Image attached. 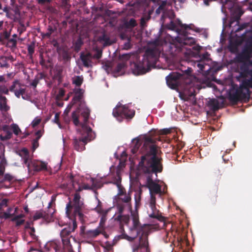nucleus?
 Instances as JSON below:
<instances>
[{
	"label": "nucleus",
	"mask_w": 252,
	"mask_h": 252,
	"mask_svg": "<svg viewBox=\"0 0 252 252\" xmlns=\"http://www.w3.org/2000/svg\"><path fill=\"white\" fill-rule=\"evenodd\" d=\"M240 77L245 79L247 77L249 76V73L250 69H249L248 64L246 63H244L240 66Z\"/></svg>",
	"instance_id": "obj_26"
},
{
	"label": "nucleus",
	"mask_w": 252,
	"mask_h": 252,
	"mask_svg": "<svg viewBox=\"0 0 252 252\" xmlns=\"http://www.w3.org/2000/svg\"><path fill=\"white\" fill-rule=\"evenodd\" d=\"M106 216L107 215H101L100 220L99 221V225L98 227H99L100 228H103V226L105 224V222L106 220Z\"/></svg>",
	"instance_id": "obj_53"
},
{
	"label": "nucleus",
	"mask_w": 252,
	"mask_h": 252,
	"mask_svg": "<svg viewBox=\"0 0 252 252\" xmlns=\"http://www.w3.org/2000/svg\"><path fill=\"white\" fill-rule=\"evenodd\" d=\"M118 192L115 196H122L126 194H127L125 189L123 187L122 185H117Z\"/></svg>",
	"instance_id": "obj_41"
},
{
	"label": "nucleus",
	"mask_w": 252,
	"mask_h": 252,
	"mask_svg": "<svg viewBox=\"0 0 252 252\" xmlns=\"http://www.w3.org/2000/svg\"><path fill=\"white\" fill-rule=\"evenodd\" d=\"M8 201V199H3L0 202V210L2 209L3 206L6 207Z\"/></svg>",
	"instance_id": "obj_61"
},
{
	"label": "nucleus",
	"mask_w": 252,
	"mask_h": 252,
	"mask_svg": "<svg viewBox=\"0 0 252 252\" xmlns=\"http://www.w3.org/2000/svg\"><path fill=\"white\" fill-rule=\"evenodd\" d=\"M9 90L5 86H0V95L2 94L8 95L9 94Z\"/></svg>",
	"instance_id": "obj_56"
},
{
	"label": "nucleus",
	"mask_w": 252,
	"mask_h": 252,
	"mask_svg": "<svg viewBox=\"0 0 252 252\" xmlns=\"http://www.w3.org/2000/svg\"><path fill=\"white\" fill-rule=\"evenodd\" d=\"M60 113H56L55 115L54 119L53 120V121L54 123L57 124L60 127H61V124L60 122Z\"/></svg>",
	"instance_id": "obj_57"
},
{
	"label": "nucleus",
	"mask_w": 252,
	"mask_h": 252,
	"mask_svg": "<svg viewBox=\"0 0 252 252\" xmlns=\"http://www.w3.org/2000/svg\"><path fill=\"white\" fill-rule=\"evenodd\" d=\"M54 212V211L51 212L49 210L47 211L42 210L37 211L33 216L32 220L35 221L40 219H43L47 221L50 220L53 217Z\"/></svg>",
	"instance_id": "obj_15"
},
{
	"label": "nucleus",
	"mask_w": 252,
	"mask_h": 252,
	"mask_svg": "<svg viewBox=\"0 0 252 252\" xmlns=\"http://www.w3.org/2000/svg\"><path fill=\"white\" fill-rule=\"evenodd\" d=\"M41 119L38 117H36L32 122L31 125L32 127H35L38 126L41 122Z\"/></svg>",
	"instance_id": "obj_58"
},
{
	"label": "nucleus",
	"mask_w": 252,
	"mask_h": 252,
	"mask_svg": "<svg viewBox=\"0 0 252 252\" xmlns=\"http://www.w3.org/2000/svg\"><path fill=\"white\" fill-rule=\"evenodd\" d=\"M66 17V20L62 22L63 26H66L67 23H68V24L70 25V27L72 29L76 30V31H78L80 28L85 26L84 24L81 25V23H79L77 21L71 19V17L68 16Z\"/></svg>",
	"instance_id": "obj_19"
},
{
	"label": "nucleus",
	"mask_w": 252,
	"mask_h": 252,
	"mask_svg": "<svg viewBox=\"0 0 252 252\" xmlns=\"http://www.w3.org/2000/svg\"><path fill=\"white\" fill-rule=\"evenodd\" d=\"M251 92L246 86H243L241 83L240 87L234 92L229 93V99L234 103H237L239 101L249 99Z\"/></svg>",
	"instance_id": "obj_13"
},
{
	"label": "nucleus",
	"mask_w": 252,
	"mask_h": 252,
	"mask_svg": "<svg viewBox=\"0 0 252 252\" xmlns=\"http://www.w3.org/2000/svg\"><path fill=\"white\" fill-rule=\"evenodd\" d=\"M157 139L150 136L144 137V142L141 148V152L144 155L141 157L139 167L145 173H155L157 175V173L162 170L160 159L157 155L155 143Z\"/></svg>",
	"instance_id": "obj_2"
},
{
	"label": "nucleus",
	"mask_w": 252,
	"mask_h": 252,
	"mask_svg": "<svg viewBox=\"0 0 252 252\" xmlns=\"http://www.w3.org/2000/svg\"><path fill=\"white\" fill-rule=\"evenodd\" d=\"M133 146L131 149V152L134 154H135L137 151L138 150L139 147L141 146V143L140 140L138 138H135L133 140Z\"/></svg>",
	"instance_id": "obj_35"
},
{
	"label": "nucleus",
	"mask_w": 252,
	"mask_h": 252,
	"mask_svg": "<svg viewBox=\"0 0 252 252\" xmlns=\"http://www.w3.org/2000/svg\"><path fill=\"white\" fill-rule=\"evenodd\" d=\"M147 186L151 194H158L161 192V187L153 181L150 177L147 178Z\"/></svg>",
	"instance_id": "obj_18"
},
{
	"label": "nucleus",
	"mask_w": 252,
	"mask_h": 252,
	"mask_svg": "<svg viewBox=\"0 0 252 252\" xmlns=\"http://www.w3.org/2000/svg\"><path fill=\"white\" fill-rule=\"evenodd\" d=\"M25 88H19L18 89H16V90L14 92L15 96L18 98L20 97V96L23 94L24 93Z\"/></svg>",
	"instance_id": "obj_51"
},
{
	"label": "nucleus",
	"mask_w": 252,
	"mask_h": 252,
	"mask_svg": "<svg viewBox=\"0 0 252 252\" xmlns=\"http://www.w3.org/2000/svg\"><path fill=\"white\" fill-rule=\"evenodd\" d=\"M113 115L118 121L122 122L124 118L131 119L135 115V111L129 109L126 105L119 103L113 110Z\"/></svg>",
	"instance_id": "obj_12"
},
{
	"label": "nucleus",
	"mask_w": 252,
	"mask_h": 252,
	"mask_svg": "<svg viewBox=\"0 0 252 252\" xmlns=\"http://www.w3.org/2000/svg\"><path fill=\"white\" fill-rule=\"evenodd\" d=\"M251 56L246 53L245 52L242 51L241 53L238 54L236 58V61L239 63H244L246 62H249L251 63L252 61H250Z\"/></svg>",
	"instance_id": "obj_23"
},
{
	"label": "nucleus",
	"mask_w": 252,
	"mask_h": 252,
	"mask_svg": "<svg viewBox=\"0 0 252 252\" xmlns=\"http://www.w3.org/2000/svg\"><path fill=\"white\" fill-rule=\"evenodd\" d=\"M30 167L32 168L34 171L39 172L42 170H47V163L45 162L35 160L31 161Z\"/></svg>",
	"instance_id": "obj_17"
},
{
	"label": "nucleus",
	"mask_w": 252,
	"mask_h": 252,
	"mask_svg": "<svg viewBox=\"0 0 252 252\" xmlns=\"http://www.w3.org/2000/svg\"><path fill=\"white\" fill-rule=\"evenodd\" d=\"M8 58L6 56H1L0 57V65L1 67L8 68L9 66L7 63Z\"/></svg>",
	"instance_id": "obj_37"
},
{
	"label": "nucleus",
	"mask_w": 252,
	"mask_h": 252,
	"mask_svg": "<svg viewBox=\"0 0 252 252\" xmlns=\"http://www.w3.org/2000/svg\"><path fill=\"white\" fill-rule=\"evenodd\" d=\"M68 203L66 206V214L67 216L71 219V217L75 218L78 217L80 221H84V215L83 214L84 210L85 208V205L83 200H81L80 194L75 192L74 194L72 200L70 198Z\"/></svg>",
	"instance_id": "obj_8"
},
{
	"label": "nucleus",
	"mask_w": 252,
	"mask_h": 252,
	"mask_svg": "<svg viewBox=\"0 0 252 252\" xmlns=\"http://www.w3.org/2000/svg\"><path fill=\"white\" fill-rule=\"evenodd\" d=\"M72 84L75 85L76 87H79L82 84L84 78L82 75L81 76H75L72 78Z\"/></svg>",
	"instance_id": "obj_33"
},
{
	"label": "nucleus",
	"mask_w": 252,
	"mask_h": 252,
	"mask_svg": "<svg viewBox=\"0 0 252 252\" xmlns=\"http://www.w3.org/2000/svg\"><path fill=\"white\" fill-rule=\"evenodd\" d=\"M63 69L61 67L57 68L55 70L53 78L54 79L58 81L59 84H60L63 82Z\"/></svg>",
	"instance_id": "obj_28"
},
{
	"label": "nucleus",
	"mask_w": 252,
	"mask_h": 252,
	"mask_svg": "<svg viewBox=\"0 0 252 252\" xmlns=\"http://www.w3.org/2000/svg\"><path fill=\"white\" fill-rule=\"evenodd\" d=\"M73 92L74 94H80L81 95L83 96V94L84 93V91L82 89L75 88L74 89Z\"/></svg>",
	"instance_id": "obj_63"
},
{
	"label": "nucleus",
	"mask_w": 252,
	"mask_h": 252,
	"mask_svg": "<svg viewBox=\"0 0 252 252\" xmlns=\"http://www.w3.org/2000/svg\"><path fill=\"white\" fill-rule=\"evenodd\" d=\"M79 114L83 118V124H82L81 128L80 130L81 137L74 138L73 140V144L75 150L81 152L85 149V145L94 138L95 134L93 132L92 128L87 125L90 115L89 109L84 105L80 104L77 110L72 113V119L75 126H78L80 124L78 119Z\"/></svg>",
	"instance_id": "obj_4"
},
{
	"label": "nucleus",
	"mask_w": 252,
	"mask_h": 252,
	"mask_svg": "<svg viewBox=\"0 0 252 252\" xmlns=\"http://www.w3.org/2000/svg\"><path fill=\"white\" fill-rule=\"evenodd\" d=\"M13 178V177L9 174H5L3 178L1 180H0V188H8L10 184L9 183V185H5L4 184V182L8 181V182H10L12 180Z\"/></svg>",
	"instance_id": "obj_27"
},
{
	"label": "nucleus",
	"mask_w": 252,
	"mask_h": 252,
	"mask_svg": "<svg viewBox=\"0 0 252 252\" xmlns=\"http://www.w3.org/2000/svg\"><path fill=\"white\" fill-rule=\"evenodd\" d=\"M208 106L214 111H216L220 108V103L219 101L215 98L211 99L209 101Z\"/></svg>",
	"instance_id": "obj_29"
},
{
	"label": "nucleus",
	"mask_w": 252,
	"mask_h": 252,
	"mask_svg": "<svg viewBox=\"0 0 252 252\" xmlns=\"http://www.w3.org/2000/svg\"><path fill=\"white\" fill-rule=\"evenodd\" d=\"M172 129V127H171L170 128H163V129H160L158 133L160 135H167L171 132Z\"/></svg>",
	"instance_id": "obj_54"
},
{
	"label": "nucleus",
	"mask_w": 252,
	"mask_h": 252,
	"mask_svg": "<svg viewBox=\"0 0 252 252\" xmlns=\"http://www.w3.org/2000/svg\"><path fill=\"white\" fill-rule=\"evenodd\" d=\"M174 29L178 34L176 37H174V56L178 53L183 54L186 57L191 55L192 51L188 46L194 45L196 40L194 38L189 36L190 34L189 31L200 32L201 30L192 24H182L179 20L177 23L174 22Z\"/></svg>",
	"instance_id": "obj_3"
},
{
	"label": "nucleus",
	"mask_w": 252,
	"mask_h": 252,
	"mask_svg": "<svg viewBox=\"0 0 252 252\" xmlns=\"http://www.w3.org/2000/svg\"><path fill=\"white\" fill-rule=\"evenodd\" d=\"M80 59L83 63V65L86 67H89L91 66V63H92V61L89 59L86 56H85V54L83 52L81 53Z\"/></svg>",
	"instance_id": "obj_31"
},
{
	"label": "nucleus",
	"mask_w": 252,
	"mask_h": 252,
	"mask_svg": "<svg viewBox=\"0 0 252 252\" xmlns=\"http://www.w3.org/2000/svg\"><path fill=\"white\" fill-rule=\"evenodd\" d=\"M35 44L32 42L28 46V52L30 56H32L34 52Z\"/></svg>",
	"instance_id": "obj_47"
},
{
	"label": "nucleus",
	"mask_w": 252,
	"mask_h": 252,
	"mask_svg": "<svg viewBox=\"0 0 252 252\" xmlns=\"http://www.w3.org/2000/svg\"><path fill=\"white\" fill-rule=\"evenodd\" d=\"M7 44L11 48H15L17 45V40L15 38H11L8 40Z\"/></svg>",
	"instance_id": "obj_52"
},
{
	"label": "nucleus",
	"mask_w": 252,
	"mask_h": 252,
	"mask_svg": "<svg viewBox=\"0 0 252 252\" xmlns=\"http://www.w3.org/2000/svg\"><path fill=\"white\" fill-rule=\"evenodd\" d=\"M120 223V229L122 231L120 236L121 238L132 242L139 237V243L132 245V252H138L142 249H144L146 252H150L148 240L149 229L147 224H142L137 217H133L132 225L129 229L131 236H129L125 232L124 226L121 224L122 223Z\"/></svg>",
	"instance_id": "obj_5"
},
{
	"label": "nucleus",
	"mask_w": 252,
	"mask_h": 252,
	"mask_svg": "<svg viewBox=\"0 0 252 252\" xmlns=\"http://www.w3.org/2000/svg\"><path fill=\"white\" fill-rule=\"evenodd\" d=\"M99 40L104 42L103 46L104 47L111 45L113 43L110 37L105 33L99 37Z\"/></svg>",
	"instance_id": "obj_32"
},
{
	"label": "nucleus",
	"mask_w": 252,
	"mask_h": 252,
	"mask_svg": "<svg viewBox=\"0 0 252 252\" xmlns=\"http://www.w3.org/2000/svg\"><path fill=\"white\" fill-rule=\"evenodd\" d=\"M174 215V219H176ZM177 223L174 219V252H187L186 247L187 245V230L182 224L181 219H178Z\"/></svg>",
	"instance_id": "obj_9"
},
{
	"label": "nucleus",
	"mask_w": 252,
	"mask_h": 252,
	"mask_svg": "<svg viewBox=\"0 0 252 252\" xmlns=\"http://www.w3.org/2000/svg\"><path fill=\"white\" fill-rule=\"evenodd\" d=\"M94 50L95 51V53L93 55V58L95 59H100L102 57V50L99 49L97 47L94 48Z\"/></svg>",
	"instance_id": "obj_39"
},
{
	"label": "nucleus",
	"mask_w": 252,
	"mask_h": 252,
	"mask_svg": "<svg viewBox=\"0 0 252 252\" xmlns=\"http://www.w3.org/2000/svg\"><path fill=\"white\" fill-rule=\"evenodd\" d=\"M170 6L166 1H162L157 9L156 13L157 15L162 14L161 16H170V14L167 12V10Z\"/></svg>",
	"instance_id": "obj_22"
},
{
	"label": "nucleus",
	"mask_w": 252,
	"mask_h": 252,
	"mask_svg": "<svg viewBox=\"0 0 252 252\" xmlns=\"http://www.w3.org/2000/svg\"><path fill=\"white\" fill-rule=\"evenodd\" d=\"M174 71V90L179 93V96L185 101L195 102V91L190 83L189 76L192 69L188 67L181 66L179 70Z\"/></svg>",
	"instance_id": "obj_6"
},
{
	"label": "nucleus",
	"mask_w": 252,
	"mask_h": 252,
	"mask_svg": "<svg viewBox=\"0 0 252 252\" xmlns=\"http://www.w3.org/2000/svg\"><path fill=\"white\" fill-rule=\"evenodd\" d=\"M83 44V42L81 38L78 39L74 44V50L78 52L80 50Z\"/></svg>",
	"instance_id": "obj_45"
},
{
	"label": "nucleus",
	"mask_w": 252,
	"mask_h": 252,
	"mask_svg": "<svg viewBox=\"0 0 252 252\" xmlns=\"http://www.w3.org/2000/svg\"><path fill=\"white\" fill-rule=\"evenodd\" d=\"M114 12L112 10H107L105 7L101 6H94L92 7V14L93 16H111Z\"/></svg>",
	"instance_id": "obj_16"
},
{
	"label": "nucleus",
	"mask_w": 252,
	"mask_h": 252,
	"mask_svg": "<svg viewBox=\"0 0 252 252\" xmlns=\"http://www.w3.org/2000/svg\"><path fill=\"white\" fill-rule=\"evenodd\" d=\"M125 24L127 28H132L136 26V22L134 19H131L128 22H126Z\"/></svg>",
	"instance_id": "obj_44"
},
{
	"label": "nucleus",
	"mask_w": 252,
	"mask_h": 252,
	"mask_svg": "<svg viewBox=\"0 0 252 252\" xmlns=\"http://www.w3.org/2000/svg\"><path fill=\"white\" fill-rule=\"evenodd\" d=\"M101 203L100 201L98 200V204L95 208V210L101 215H107V211L104 210L102 207H101L100 204Z\"/></svg>",
	"instance_id": "obj_42"
},
{
	"label": "nucleus",
	"mask_w": 252,
	"mask_h": 252,
	"mask_svg": "<svg viewBox=\"0 0 252 252\" xmlns=\"http://www.w3.org/2000/svg\"><path fill=\"white\" fill-rule=\"evenodd\" d=\"M221 0V11L225 16H228V12H230V16H242L244 14V10L242 6L236 2L237 0Z\"/></svg>",
	"instance_id": "obj_11"
},
{
	"label": "nucleus",
	"mask_w": 252,
	"mask_h": 252,
	"mask_svg": "<svg viewBox=\"0 0 252 252\" xmlns=\"http://www.w3.org/2000/svg\"><path fill=\"white\" fill-rule=\"evenodd\" d=\"M10 127L13 133L16 135H18L21 132L20 128L17 124H13L11 125Z\"/></svg>",
	"instance_id": "obj_43"
},
{
	"label": "nucleus",
	"mask_w": 252,
	"mask_h": 252,
	"mask_svg": "<svg viewBox=\"0 0 252 252\" xmlns=\"http://www.w3.org/2000/svg\"><path fill=\"white\" fill-rule=\"evenodd\" d=\"M125 67V64L123 63H119L115 69L114 70V72L116 73H119L122 70V69Z\"/></svg>",
	"instance_id": "obj_50"
},
{
	"label": "nucleus",
	"mask_w": 252,
	"mask_h": 252,
	"mask_svg": "<svg viewBox=\"0 0 252 252\" xmlns=\"http://www.w3.org/2000/svg\"><path fill=\"white\" fill-rule=\"evenodd\" d=\"M83 96L80 94H74V96L72 99L71 103L72 104H74L78 102H80L83 98Z\"/></svg>",
	"instance_id": "obj_46"
},
{
	"label": "nucleus",
	"mask_w": 252,
	"mask_h": 252,
	"mask_svg": "<svg viewBox=\"0 0 252 252\" xmlns=\"http://www.w3.org/2000/svg\"><path fill=\"white\" fill-rule=\"evenodd\" d=\"M77 227L76 219L72 220V225H68L64 228L60 232V236L63 245V252H73L72 247L70 244V239L74 240L75 238L71 235V233L75 231Z\"/></svg>",
	"instance_id": "obj_10"
},
{
	"label": "nucleus",
	"mask_w": 252,
	"mask_h": 252,
	"mask_svg": "<svg viewBox=\"0 0 252 252\" xmlns=\"http://www.w3.org/2000/svg\"><path fill=\"white\" fill-rule=\"evenodd\" d=\"M166 81L167 86L173 90V72H171L166 77Z\"/></svg>",
	"instance_id": "obj_34"
},
{
	"label": "nucleus",
	"mask_w": 252,
	"mask_h": 252,
	"mask_svg": "<svg viewBox=\"0 0 252 252\" xmlns=\"http://www.w3.org/2000/svg\"><path fill=\"white\" fill-rule=\"evenodd\" d=\"M175 135H174V156L176 155V157H174V161L178 162H181V159L183 158L184 155L180 158V156L176 154V151H180L184 146V143L179 140H175Z\"/></svg>",
	"instance_id": "obj_20"
},
{
	"label": "nucleus",
	"mask_w": 252,
	"mask_h": 252,
	"mask_svg": "<svg viewBox=\"0 0 252 252\" xmlns=\"http://www.w3.org/2000/svg\"><path fill=\"white\" fill-rule=\"evenodd\" d=\"M16 223V226H20L25 222V220L22 219H18L17 220H11Z\"/></svg>",
	"instance_id": "obj_62"
},
{
	"label": "nucleus",
	"mask_w": 252,
	"mask_h": 252,
	"mask_svg": "<svg viewBox=\"0 0 252 252\" xmlns=\"http://www.w3.org/2000/svg\"><path fill=\"white\" fill-rule=\"evenodd\" d=\"M121 181H122V178L121 176L117 174V177H116L114 180L113 181L109 182V183H112L117 187V185H122L121 184Z\"/></svg>",
	"instance_id": "obj_49"
},
{
	"label": "nucleus",
	"mask_w": 252,
	"mask_h": 252,
	"mask_svg": "<svg viewBox=\"0 0 252 252\" xmlns=\"http://www.w3.org/2000/svg\"><path fill=\"white\" fill-rule=\"evenodd\" d=\"M151 17H142L140 21V26L142 28L146 27V22L149 21Z\"/></svg>",
	"instance_id": "obj_48"
},
{
	"label": "nucleus",
	"mask_w": 252,
	"mask_h": 252,
	"mask_svg": "<svg viewBox=\"0 0 252 252\" xmlns=\"http://www.w3.org/2000/svg\"><path fill=\"white\" fill-rule=\"evenodd\" d=\"M249 76H251V78L249 79H244L242 81V83L243 84V86H246L250 90L252 88V69L250 70Z\"/></svg>",
	"instance_id": "obj_30"
},
{
	"label": "nucleus",
	"mask_w": 252,
	"mask_h": 252,
	"mask_svg": "<svg viewBox=\"0 0 252 252\" xmlns=\"http://www.w3.org/2000/svg\"><path fill=\"white\" fill-rule=\"evenodd\" d=\"M5 133L6 134L5 135H2V134L0 135V139L1 141H6L10 139L12 137V133L10 130L5 132Z\"/></svg>",
	"instance_id": "obj_38"
},
{
	"label": "nucleus",
	"mask_w": 252,
	"mask_h": 252,
	"mask_svg": "<svg viewBox=\"0 0 252 252\" xmlns=\"http://www.w3.org/2000/svg\"><path fill=\"white\" fill-rule=\"evenodd\" d=\"M152 213L149 214V217L152 218L157 219L160 221H162L163 220V217L159 215L158 213V210H157L156 207V205L153 206H150Z\"/></svg>",
	"instance_id": "obj_25"
},
{
	"label": "nucleus",
	"mask_w": 252,
	"mask_h": 252,
	"mask_svg": "<svg viewBox=\"0 0 252 252\" xmlns=\"http://www.w3.org/2000/svg\"><path fill=\"white\" fill-rule=\"evenodd\" d=\"M103 231V228L97 227L95 229L88 230L87 231L83 230L81 232V234L83 238L87 240L88 242L91 244L93 239L96 238L99 235L102 233Z\"/></svg>",
	"instance_id": "obj_14"
},
{
	"label": "nucleus",
	"mask_w": 252,
	"mask_h": 252,
	"mask_svg": "<svg viewBox=\"0 0 252 252\" xmlns=\"http://www.w3.org/2000/svg\"><path fill=\"white\" fill-rule=\"evenodd\" d=\"M242 51L245 52L246 53L248 54L250 56H251V55L252 54V48L248 47L246 45Z\"/></svg>",
	"instance_id": "obj_64"
},
{
	"label": "nucleus",
	"mask_w": 252,
	"mask_h": 252,
	"mask_svg": "<svg viewBox=\"0 0 252 252\" xmlns=\"http://www.w3.org/2000/svg\"><path fill=\"white\" fill-rule=\"evenodd\" d=\"M152 44L155 46L154 48L147 49L141 61L134 63L133 72L134 74L139 75L146 73L150 70L151 66L153 65L156 60L159 56L162 46V51L165 52L167 56L173 57V37L169 34H166L162 40L159 37L154 40Z\"/></svg>",
	"instance_id": "obj_1"
},
{
	"label": "nucleus",
	"mask_w": 252,
	"mask_h": 252,
	"mask_svg": "<svg viewBox=\"0 0 252 252\" xmlns=\"http://www.w3.org/2000/svg\"><path fill=\"white\" fill-rule=\"evenodd\" d=\"M10 35V30L9 31L7 30H3L0 32V41H2L8 39Z\"/></svg>",
	"instance_id": "obj_36"
},
{
	"label": "nucleus",
	"mask_w": 252,
	"mask_h": 252,
	"mask_svg": "<svg viewBox=\"0 0 252 252\" xmlns=\"http://www.w3.org/2000/svg\"><path fill=\"white\" fill-rule=\"evenodd\" d=\"M156 204V198L154 194H151L150 200V206H153Z\"/></svg>",
	"instance_id": "obj_60"
},
{
	"label": "nucleus",
	"mask_w": 252,
	"mask_h": 252,
	"mask_svg": "<svg viewBox=\"0 0 252 252\" xmlns=\"http://www.w3.org/2000/svg\"><path fill=\"white\" fill-rule=\"evenodd\" d=\"M7 99L4 96L0 95V110L1 111L7 112L9 109L10 107L7 105Z\"/></svg>",
	"instance_id": "obj_24"
},
{
	"label": "nucleus",
	"mask_w": 252,
	"mask_h": 252,
	"mask_svg": "<svg viewBox=\"0 0 252 252\" xmlns=\"http://www.w3.org/2000/svg\"><path fill=\"white\" fill-rule=\"evenodd\" d=\"M135 207H138L140 204L141 201V195L140 194H136L135 195Z\"/></svg>",
	"instance_id": "obj_59"
},
{
	"label": "nucleus",
	"mask_w": 252,
	"mask_h": 252,
	"mask_svg": "<svg viewBox=\"0 0 252 252\" xmlns=\"http://www.w3.org/2000/svg\"><path fill=\"white\" fill-rule=\"evenodd\" d=\"M131 193L130 191L122 196L114 197V207L117 212L114 216V220L120 223H126L129 220V216L124 215V212H129L132 210Z\"/></svg>",
	"instance_id": "obj_7"
},
{
	"label": "nucleus",
	"mask_w": 252,
	"mask_h": 252,
	"mask_svg": "<svg viewBox=\"0 0 252 252\" xmlns=\"http://www.w3.org/2000/svg\"><path fill=\"white\" fill-rule=\"evenodd\" d=\"M19 155L22 158L25 164L28 168H30L31 159L30 158V153L28 150L25 148H23L19 152Z\"/></svg>",
	"instance_id": "obj_21"
},
{
	"label": "nucleus",
	"mask_w": 252,
	"mask_h": 252,
	"mask_svg": "<svg viewBox=\"0 0 252 252\" xmlns=\"http://www.w3.org/2000/svg\"><path fill=\"white\" fill-rule=\"evenodd\" d=\"M228 48H229V51L231 53H236L238 50L237 45L232 43H231L229 44V45L228 46Z\"/></svg>",
	"instance_id": "obj_55"
},
{
	"label": "nucleus",
	"mask_w": 252,
	"mask_h": 252,
	"mask_svg": "<svg viewBox=\"0 0 252 252\" xmlns=\"http://www.w3.org/2000/svg\"><path fill=\"white\" fill-rule=\"evenodd\" d=\"M21 88V84L18 80H15L13 82L12 85L9 88V91L14 92L16 89Z\"/></svg>",
	"instance_id": "obj_40"
}]
</instances>
